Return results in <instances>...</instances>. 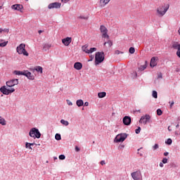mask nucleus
<instances>
[{"label": "nucleus", "instance_id": "f257e3e1", "mask_svg": "<svg viewBox=\"0 0 180 180\" xmlns=\"http://www.w3.org/2000/svg\"><path fill=\"white\" fill-rule=\"evenodd\" d=\"M13 74L15 75H24L30 81H33L34 79V75H32V72H29V70L19 71L15 70Z\"/></svg>", "mask_w": 180, "mask_h": 180}, {"label": "nucleus", "instance_id": "f03ea898", "mask_svg": "<svg viewBox=\"0 0 180 180\" xmlns=\"http://www.w3.org/2000/svg\"><path fill=\"white\" fill-rule=\"evenodd\" d=\"M105 60V53L104 52H97L95 56V64L96 65H99L101 63H103Z\"/></svg>", "mask_w": 180, "mask_h": 180}, {"label": "nucleus", "instance_id": "7ed1b4c3", "mask_svg": "<svg viewBox=\"0 0 180 180\" xmlns=\"http://www.w3.org/2000/svg\"><path fill=\"white\" fill-rule=\"evenodd\" d=\"M26 44H20L16 48V51L18 54H22V56H25L26 57H28L29 53L26 51Z\"/></svg>", "mask_w": 180, "mask_h": 180}, {"label": "nucleus", "instance_id": "20e7f679", "mask_svg": "<svg viewBox=\"0 0 180 180\" xmlns=\"http://www.w3.org/2000/svg\"><path fill=\"white\" fill-rule=\"evenodd\" d=\"M29 136L33 139H40L41 134L39 131V129L34 127L30 130Z\"/></svg>", "mask_w": 180, "mask_h": 180}, {"label": "nucleus", "instance_id": "39448f33", "mask_svg": "<svg viewBox=\"0 0 180 180\" xmlns=\"http://www.w3.org/2000/svg\"><path fill=\"white\" fill-rule=\"evenodd\" d=\"M127 139V134H121L116 136L114 139L115 143H123L124 140Z\"/></svg>", "mask_w": 180, "mask_h": 180}, {"label": "nucleus", "instance_id": "423d86ee", "mask_svg": "<svg viewBox=\"0 0 180 180\" xmlns=\"http://www.w3.org/2000/svg\"><path fill=\"white\" fill-rule=\"evenodd\" d=\"M169 8V6H160V7L158 8L157 12L159 15L164 16L165 15V13H167V11H168Z\"/></svg>", "mask_w": 180, "mask_h": 180}, {"label": "nucleus", "instance_id": "0eeeda50", "mask_svg": "<svg viewBox=\"0 0 180 180\" xmlns=\"http://www.w3.org/2000/svg\"><path fill=\"white\" fill-rule=\"evenodd\" d=\"M100 32L102 33L103 39H107L109 40V36L108 35V28H106V27L104 25H101Z\"/></svg>", "mask_w": 180, "mask_h": 180}, {"label": "nucleus", "instance_id": "6e6552de", "mask_svg": "<svg viewBox=\"0 0 180 180\" xmlns=\"http://www.w3.org/2000/svg\"><path fill=\"white\" fill-rule=\"evenodd\" d=\"M15 91L14 88H11V89H8L6 86H3L0 88V91L4 95H9V94H13V92Z\"/></svg>", "mask_w": 180, "mask_h": 180}, {"label": "nucleus", "instance_id": "1a4fd4ad", "mask_svg": "<svg viewBox=\"0 0 180 180\" xmlns=\"http://www.w3.org/2000/svg\"><path fill=\"white\" fill-rule=\"evenodd\" d=\"M131 176L134 180H143V176L141 175V172L140 171L132 172Z\"/></svg>", "mask_w": 180, "mask_h": 180}, {"label": "nucleus", "instance_id": "9d476101", "mask_svg": "<svg viewBox=\"0 0 180 180\" xmlns=\"http://www.w3.org/2000/svg\"><path fill=\"white\" fill-rule=\"evenodd\" d=\"M150 119H151V116L146 114L141 117L139 123H141L142 124H147V123L150 122Z\"/></svg>", "mask_w": 180, "mask_h": 180}, {"label": "nucleus", "instance_id": "9b49d317", "mask_svg": "<svg viewBox=\"0 0 180 180\" xmlns=\"http://www.w3.org/2000/svg\"><path fill=\"white\" fill-rule=\"evenodd\" d=\"M82 50L86 54H92L94 51H96V48H91L90 49H88V45H84L82 46Z\"/></svg>", "mask_w": 180, "mask_h": 180}, {"label": "nucleus", "instance_id": "f8f14e48", "mask_svg": "<svg viewBox=\"0 0 180 180\" xmlns=\"http://www.w3.org/2000/svg\"><path fill=\"white\" fill-rule=\"evenodd\" d=\"M6 84L8 86H9L10 88H12V86H15V85H18V84H19V79H13L10 81L6 82Z\"/></svg>", "mask_w": 180, "mask_h": 180}, {"label": "nucleus", "instance_id": "ddd939ff", "mask_svg": "<svg viewBox=\"0 0 180 180\" xmlns=\"http://www.w3.org/2000/svg\"><path fill=\"white\" fill-rule=\"evenodd\" d=\"M49 9H60L61 4L58 2L51 3L48 6Z\"/></svg>", "mask_w": 180, "mask_h": 180}, {"label": "nucleus", "instance_id": "4468645a", "mask_svg": "<svg viewBox=\"0 0 180 180\" xmlns=\"http://www.w3.org/2000/svg\"><path fill=\"white\" fill-rule=\"evenodd\" d=\"M122 122L125 126H130L131 123V117L129 116H124L122 119Z\"/></svg>", "mask_w": 180, "mask_h": 180}, {"label": "nucleus", "instance_id": "2eb2a0df", "mask_svg": "<svg viewBox=\"0 0 180 180\" xmlns=\"http://www.w3.org/2000/svg\"><path fill=\"white\" fill-rule=\"evenodd\" d=\"M72 41V38L70 37H67L66 38L62 39V43L64 44V46H68L69 44H71Z\"/></svg>", "mask_w": 180, "mask_h": 180}, {"label": "nucleus", "instance_id": "dca6fc26", "mask_svg": "<svg viewBox=\"0 0 180 180\" xmlns=\"http://www.w3.org/2000/svg\"><path fill=\"white\" fill-rule=\"evenodd\" d=\"M11 9H13L14 11H20V12H22L23 6L22 4H13L11 6Z\"/></svg>", "mask_w": 180, "mask_h": 180}, {"label": "nucleus", "instance_id": "f3484780", "mask_svg": "<svg viewBox=\"0 0 180 180\" xmlns=\"http://www.w3.org/2000/svg\"><path fill=\"white\" fill-rule=\"evenodd\" d=\"M74 68L75 70H77V71H79V70H82V63L81 62L75 63Z\"/></svg>", "mask_w": 180, "mask_h": 180}, {"label": "nucleus", "instance_id": "a211bd4d", "mask_svg": "<svg viewBox=\"0 0 180 180\" xmlns=\"http://www.w3.org/2000/svg\"><path fill=\"white\" fill-rule=\"evenodd\" d=\"M157 60H158V59L155 57H153L151 58L150 65L152 68H154V67H155V65H157Z\"/></svg>", "mask_w": 180, "mask_h": 180}, {"label": "nucleus", "instance_id": "6ab92c4d", "mask_svg": "<svg viewBox=\"0 0 180 180\" xmlns=\"http://www.w3.org/2000/svg\"><path fill=\"white\" fill-rule=\"evenodd\" d=\"M110 0H100V6L103 8L105 5H108Z\"/></svg>", "mask_w": 180, "mask_h": 180}, {"label": "nucleus", "instance_id": "aec40b11", "mask_svg": "<svg viewBox=\"0 0 180 180\" xmlns=\"http://www.w3.org/2000/svg\"><path fill=\"white\" fill-rule=\"evenodd\" d=\"M172 47L173 49H174V50H179V47H180V44L178 43L177 41H174L172 43Z\"/></svg>", "mask_w": 180, "mask_h": 180}, {"label": "nucleus", "instance_id": "412c9836", "mask_svg": "<svg viewBox=\"0 0 180 180\" xmlns=\"http://www.w3.org/2000/svg\"><path fill=\"white\" fill-rule=\"evenodd\" d=\"M33 71H37V72H40V74H43V68L41 66H36L34 69H32Z\"/></svg>", "mask_w": 180, "mask_h": 180}, {"label": "nucleus", "instance_id": "4be33fe9", "mask_svg": "<svg viewBox=\"0 0 180 180\" xmlns=\"http://www.w3.org/2000/svg\"><path fill=\"white\" fill-rule=\"evenodd\" d=\"M76 105L79 108H81V106H84V101H82V99L77 100L76 101Z\"/></svg>", "mask_w": 180, "mask_h": 180}, {"label": "nucleus", "instance_id": "5701e85b", "mask_svg": "<svg viewBox=\"0 0 180 180\" xmlns=\"http://www.w3.org/2000/svg\"><path fill=\"white\" fill-rule=\"evenodd\" d=\"M0 124L2 126H6V120L4 119V117L0 116Z\"/></svg>", "mask_w": 180, "mask_h": 180}, {"label": "nucleus", "instance_id": "b1692460", "mask_svg": "<svg viewBox=\"0 0 180 180\" xmlns=\"http://www.w3.org/2000/svg\"><path fill=\"white\" fill-rule=\"evenodd\" d=\"M106 44H108V47H112V46H113V42H112L110 40H108L107 42H104V46H106Z\"/></svg>", "mask_w": 180, "mask_h": 180}, {"label": "nucleus", "instance_id": "393cba45", "mask_svg": "<svg viewBox=\"0 0 180 180\" xmlns=\"http://www.w3.org/2000/svg\"><path fill=\"white\" fill-rule=\"evenodd\" d=\"M98 98H105L106 96V92H100L98 94Z\"/></svg>", "mask_w": 180, "mask_h": 180}, {"label": "nucleus", "instance_id": "a878e982", "mask_svg": "<svg viewBox=\"0 0 180 180\" xmlns=\"http://www.w3.org/2000/svg\"><path fill=\"white\" fill-rule=\"evenodd\" d=\"M60 123L61 124H63V126H68V124H70V122H68V121H66L65 120H61Z\"/></svg>", "mask_w": 180, "mask_h": 180}, {"label": "nucleus", "instance_id": "bb28decb", "mask_svg": "<svg viewBox=\"0 0 180 180\" xmlns=\"http://www.w3.org/2000/svg\"><path fill=\"white\" fill-rule=\"evenodd\" d=\"M152 96L155 99H157V98H158V93H157L156 91H153Z\"/></svg>", "mask_w": 180, "mask_h": 180}, {"label": "nucleus", "instance_id": "cd10ccee", "mask_svg": "<svg viewBox=\"0 0 180 180\" xmlns=\"http://www.w3.org/2000/svg\"><path fill=\"white\" fill-rule=\"evenodd\" d=\"M78 19H84V20H88V19H89V17L88 15H80L78 17Z\"/></svg>", "mask_w": 180, "mask_h": 180}, {"label": "nucleus", "instance_id": "c85d7f7f", "mask_svg": "<svg viewBox=\"0 0 180 180\" xmlns=\"http://www.w3.org/2000/svg\"><path fill=\"white\" fill-rule=\"evenodd\" d=\"M146 68H147V65H141L139 68V71H144V70H146Z\"/></svg>", "mask_w": 180, "mask_h": 180}, {"label": "nucleus", "instance_id": "c756f323", "mask_svg": "<svg viewBox=\"0 0 180 180\" xmlns=\"http://www.w3.org/2000/svg\"><path fill=\"white\" fill-rule=\"evenodd\" d=\"M135 51L136 49H134V47H130L129 49V52L130 53V54H134Z\"/></svg>", "mask_w": 180, "mask_h": 180}, {"label": "nucleus", "instance_id": "7c9ffc66", "mask_svg": "<svg viewBox=\"0 0 180 180\" xmlns=\"http://www.w3.org/2000/svg\"><path fill=\"white\" fill-rule=\"evenodd\" d=\"M55 139H56V140H58V141L61 140V135L60 134H56L55 135Z\"/></svg>", "mask_w": 180, "mask_h": 180}, {"label": "nucleus", "instance_id": "2f4dec72", "mask_svg": "<svg viewBox=\"0 0 180 180\" xmlns=\"http://www.w3.org/2000/svg\"><path fill=\"white\" fill-rule=\"evenodd\" d=\"M7 44H8V41L0 43V47H6Z\"/></svg>", "mask_w": 180, "mask_h": 180}, {"label": "nucleus", "instance_id": "473e14b6", "mask_svg": "<svg viewBox=\"0 0 180 180\" xmlns=\"http://www.w3.org/2000/svg\"><path fill=\"white\" fill-rule=\"evenodd\" d=\"M166 144H167L168 146H171L172 144V139H168L167 140V141H165Z\"/></svg>", "mask_w": 180, "mask_h": 180}, {"label": "nucleus", "instance_id": "72a5a7b5", "mask_svg": "<svg viewBox=\"0 0 180 180\" xmlns=\"http://www.w3.org/2000/svg\"><path fill=\"white\" fill-rule=\"evenodd\" d=\"M51 47V44H45L44 46V50H49V49H50Z\"/></svg>", "mask_w": 180, "mask_h": 180}, {"label": "nucleus", "instance_id": "f704fd0d", "mask_svg": "<svg viewBox=\"0 0 180 180\" xmlns=\"http://www.w3.org/2000/svg\"><path fill=\"white\" fill-rule=\"evenodd\" d=\"M25 148H29V150H32V146L30 143L26 142L25 143Z\"/></svg>", "mask_w": 180, "mask_h": 180}, {"label": "nucleus", "instance_id": "c9c22d12", "mask_svg": "<svg viewBox=\"0 0 180 180\" xmlns=\"http://www.w3.org/2000/svg\"><path fill=\"white\" fill-rule=\"evenodd\" d=\"M158 148H160V146L158 145V143H155V146H153V150H158Z\"/></svg>", "mask_w": 180, "mask_h": 180}, {"label": "nucleus", "instance_id": "e433bc0d", "mask_svg": "<svg viewBox=\"0 0 180 180\" xmlns=\"http://www.w3.org/2000/svg\"><path fill=\"white\" fill-rule=\"evenodd\" d=\"M157 115H158V116H161V115H162V110H161V109H158Z\"/></svg>", "mask_w": 180, "mask_h": 180}, {"label": "nucleus", "instance_id": "4c0bfd02", "mask_svg": "<svg viewBox=\"0 0 180 180\" xmlns=\"http://www.w3.org/2000/svg\"><path fill=\"white\" fill-rule=\"evenodd\" d=\"M140 131H141V128L140 127H139L138 129H136L135 130V132L136 134H139L140 133Z\"/></svg>", "mask_w": 180, "mask_h": 180}, {"label": "nucleus", "instance_id": "58836bf2", "mask_svg": "<svg viewBox=\"0 0 180 180\" xmlns=\"http://www.w3.org/2000/svg\"><path fill=\"white\" fill-rule=\"evenodd\" d=\"M162 162L163 164H167V162H168V159H167V158H164L162 160Z\"/></svg>", "mask_w": 180, "mask_h": 180}, {"label": "nucleus", "instance_id": "ea45409f", "mask_svg": "<svg viewBox=\"0 0 180 180\" xmlns=\"http://www.w3.org/2000/svg\"><path fill=\"white\" fill-rule=\"evenodd\" d=\"M115 54L119 55V54H123V52L119 51V50H116L115 51Z\"/></svg>", "mask_w": 180, "mask_h": 180}, {"label": "nucleus", "instance_id": "a19ab883", "mask_svg": "<svg viewBox=\"0 0 180 180\" xmlns=\"http://www.w3.org/2000/svg\"><path fill=\"white\" fill-rule=\"evenodd\" d=\"M59 160H65V155H59Z\"/></svg>", "mask_w": 180, "mask_h": 180}, {"label": "nucleus", "instance_id": "79ce46f5", "mask_svg": "<svg viewBox=\"0 0 180 180\" xmlns=\"http://www.w3.org/2000/svg\"><path fill=\"white\" fill-rule=\"evenodd\" d=\"M66 102L69 106H72V102H71V101L67 100Z\"/></svg>", "mask_w": 180, "mask_h": 180}, {"label": "nucleus", "instance_id": "37998d69", "mask_svg": "<svg viewBox=\"0 0 180 180\" xmlns=\"http://www.w3.org/2000/svg\"><path fill=\"white\" fill-rule=\"evenodd\" d=\"M3 32H4V33H9V29L5 28V29L3 30Z\"/></svg>", "mask_w": 180, "mask_h": 180}, {"label": "nucleus", "instance_id": "c03bdc74", "mask_svg": "<svg viewBox=\"0 0 180 180\" xmlns=\"http://www.w3.org/2000/svg\"><path fill=\"white\" fill-rule=\"evenodd\" d=\"M158 79L162 78V73H159V74L158 75Z\"/></svg>", "mask_w": 180, "mask_h": 180}, {"label": "nucleus", "instance_id": "a18cd8bd", "mask_svg": "<svg viewBox=\"0 0 180 180\" xmlns=\"http://www.w3.org/2000/svg\"><path fill=\"white\" fill-rule=\"evenodd\" d=\"M176 56L179 58H180V51H176Z\"/></svg>", "mask_w": 180, "mask_h": 180}, {"label": "nucleus", "instance_id": "49530a36", "mask_svg": "<svg viewBox=\"0 0 180 180\" xmlns=\"http://www.w3.org/2000/svg\"><path fill=\"white\" fill-rule=\"evenodd\" d=\"M101 165H105L106 164V162H105V160H102L100 162Z\"/></svg>", "mask_w": 180, "mask_h": 180}, {"label": "nucleus", "instance_id": "de8ad7c7", "mask_svg": "<svg viewBox=\"0 0 180 180\" xmlns=\"http://www.w3.org/2000/svg\"><path fill=\"white\" fill-rule=\"evenodd\" d=\"M81 149L78 146H75V151L78 153Z\"/></svg>", "mask_w": 180, "mask_h": 180}, {"label": "nucleus", "instance_id": "09e8293b", "mask_svg": "<svg viewBox=\"0 0 180 180\" xmlns=\"http://www.w3.org/2000/svg\"><path fill=\"white\" fill-rule=\"evenodd\" d=\"M133 78H137V72H134Z\"/></svg>", "mask_w": 180, "mask_h": 180}, {"label": "nucleus", "instance_id": "8fccbe9b", "mask_svg": "<svg viewBox=\"0 0 180 180\" xmlns=\"http://www.w3.org/2000/svg\"><path fill=\"white\" fill-rule=\"evenodd\" d=\"M169 103H170V108H172V106H174V103H175L174 101L169 102Z\"/></svg>", "mask_w": 180, "mask_h": 180}, {"label": "nucleus", "instance_id": "3c124183", "mask_svg": "<svg viewBox=\"0 0 180 180\" xmlns=\"http://www.w3.org/2000/svg\"><path fill=\"white\" fill-rule=\"evenodd\" d=\"M169 153H168V152L164 153L165 157H167V155H169Z\"/></svg>", "mask_w": 180, "mask_h": 180}, {"label": "nucleus", "instance_id": "603ef678", "mask_svg": "<svg viewBox=\"0 0 180 180\" xmlns=\"http://www.w3.org/2000/svg\"><path fill=\"white\" fill-rule=\"evenodd\" d=\"M84 106H89V103L85 102L84 103Z\"/></svg>", "mask_w": 180, "mask_h": 180}, {"label": "nucleus", "instance_id": "864d4df0", "mask_svg": "<svg viewBox=\"0 0 180 180\" xmlns=\"http://www.w3.org/2000/svg\"><path fill=\"white\" fill-rule=\"evenodd\" d=\"M159 165L161 168H162V167H164V163L160 162Z\"/></svg>", "mask_w": 180, "mask_h": 180}, {"label": "nucleus", "instance_id": "5fc2aeb1", "mask_svg": "<svg viewBox=\"0 0 180 180\" xmlns=\"http://www.w3.org/2000/svg\"><path fill=\"white\" fill-rule=\"evenodd\" d=\"M70 0H62V2H64L65 4H67Z\"/></svg>", "mask_w": 180, "mask_h": 180}, {"label": "nucleus", "instance_id": "6e6d98bb", "mask_svg": "<svg viewBox=\"0 0 180 180\" xmlns=\"http://www.w3.org/2000/svg\"><path fill=\"white\" fill-rule=\"evenodd\" d=\"M30 146H36V143H30Z\"/></svg>", "mask_w": 180, "mask_h": 180}, {"label": "nucleus", "instance_id": "4d7b16f0", "mask_svg": "<svg viewBox=\"0 0 180 180\" xmlns=\"http://www.w3.org/2000/svg\"><path fill=\"white\" fill-rule=\"evenodd\" d=\"M4 32V29L0 28V33H2Z\"/></svg>", "mask_w": 180, "mask_h": 180}, {"label": "nucleus", "instance_id": "13d9d810", "mask_svg": "<svg viewBox=\"0 0 180 180\" xmlns=\"http://www.w3.org/2000/svg\"><path fill=\"white\" fill-rule=\"evenodd\" d=\"M38 33H39V34H40L41 33H43V30H39V31H38Z\"/></svg>", "mask_w": 180, "mask_h": 180}, {"label": "nucleus", "instance_id": "bf43d9fd", "mask_svg": "<svg viewBox=\"0 0 180 180\" xmlns=\"http://www.w3.org/2000/svg\"><path fill=\"white\" fill-rule=\"evenodd\" d=\"M56 160H58L57 157H53V160L56 161Z\"/></svg>", "mask_w": 180, "mask_h": 180}, {"label": "nucleus", "instance_id": "052dcab7", "mask_svg": "<svg viewBox=\"0 0 180 180\" xmlns=\"http://www.w3.org/2000/svg\"><path fill=\"white\" fill-rule=\"evenodd\" d=\"M176 129H178V127H179V123L176 125Z\"/></svg>", "mask_w": 180, "mask_h": 180}, {"label": "nucleus", "instance_id": "680f3d73", "mask_svg": "<svg viewBox=\"0 0 180 180\" xmlns=\"http://www.w3.org/2000/svg\"><path fill=\"white\" fill-rule=\"evenodd\" d=\"M169 131H172V129H170V127H168Z\"/></svg>", "mask_w": 180, "mask_h": 180}, {"label": "nucleus", "instance_id": "e2e57ef3", "mask_svg": "<svg viewBox=\"0 0 180 180\" xmlns=\"http://www.w3.org/2000/svg\"><path fill=\"white\" fill-rule=\"evenodd\" d=\"M136 112H139V113H141V111L140 110H136Z\"/></svg>", "mask_w": 180, "mask_h": 180}, {"label": "nucleus", "instance_id": "0e129e2a", "mask_svg": "<svg viewBox=\"0 0 180 180\" xmlns=\"http://www.w3.org/2000/svg\"><path fill=\"white\" fill-rule=\"evenodd\" d=\"M4 41V39H0V43H2Z\"/></svg>", "mask_w": 180, "mask_h": 180}, {"label": "nucleus", "instance_id": "69168bd1", "mask_svg": "<svg viewBox=\"0 0 180 180\" xmlns=\"http://www.w3.org/2000/svg\"><path fill=\"white\" fill-rule=\"evenodd\" d=\"M175 134H176V135H177V134H178V133L175 132Z\"/></svg>", "mask_w": 180, "mask_h": 180}, {"label": "nucleus", "instance_id": "338daca9", "mask_svg": "<svg viewBox=\"0 0 180 180\" xmlns=\"http://www.w3.org/2000/svg\"><path fill=\"white\" fill-rule=\"evenodd\" d=\"M179 120H180V118H179Z\"/></svg>", "mask_w": 180, "mask_h": 180}]
</instances>
